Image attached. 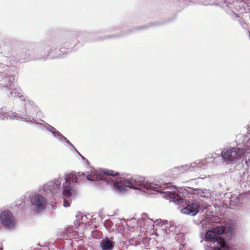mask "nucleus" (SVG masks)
Instances as JSON below:
<instances>
[{
	"mask_svg": "<svg viewBox=\"0 0 250 250\" xmlns=\"http://www.w3.org/2000/svg\"><path fill=\"white\" fill-rule=\"evenodd\" d=\"M149 220L151 222H152V223H153V222H154V221H153V220H152V219H150V218H149Z\"/></svg>",
	"mask_w": 250,
	"mask_h": 250,
	"instance_id": "f704fd0d",
	"label": "nucleus"
},
{
	"mask_svg": "<svg viewBox=\"0 0 250 250\" xmlns=\"http://www.w3.org/2000/svg\"><path fill=\"white\" fill-rule=\"evenodd\" d=\"M111 178H108L105 177H102L100 178L98 177V180H97V182L99 183L100 184L104 185L105 186H107L110 183L111 181Z\"/></svg>",
	"mask_w": 250,
	"mask_h": 250,
	"instance_id": "aec40b11",
	"label": "nucleus"
},
{
	"mask_svg": "<svg viewBox=\"0 0 250 250\" xmlns=\"http://www.w3.org/2000/svg\"><path fill=\"white\" fill-rule=\"evenodd\" d=\"M110 174H109V176H118L119 175V173L117 172H114L113 170H110Z\"/></svg>",
	"mask_w": 250,
	"mask_h": 250,
	"instance_id": "bb28decb",
	"label": "nucleus"
},
{
	"mask_svg": "<svg viewBox=\"0 0 250 250\" xmlns=\"http://www.w3.org/2000/svg\"><path fill=\"white\" fill-rule=\"evenodd\" d=\"M249 169L248 167L243 165V167L241 169L239 170V177L238 179L242 181L243 180L248 178Z\"/></svg>",
	"mask_w": 250,
	"mask_h": 250,
	"instance_id": "4468645a",
	"label": "nucleus"
},
{
	"mask_svg": "<svg viewBox=\"0 0 250 250\" xmlns=\"http://www.w3.org/2000/svg\"><path fill=\"white\" fill-rule=\"evenodd\" d=\"M78 36V33L76 32H73L72 33H70L67 36V39H64L63 40V42L65 43H67L66 42L67 41V39H71V38H73L74 37H77Z\"/></svg>",
	"mask_w": 250,
	"mask_h": 250,
	"instance_id": "b1692460",
	"label": "nucleus"
},
{
	"mask_svg": "<svg viewBox=\"0 0 250 250\" xmlns=\"http://www.w3.org/2000/svg\"><path fill=\"white\" fill-rule=\"evenodd\" d=\"M169 228L168 229H167V233H170V232L175 231L177 228L176 223L173 221H170L169 222Z\"/></svg>",
	"mask_w": 250,
	"mask_h": 250,
	"instance_id": "412c9836",
	"label": "nucleus"
},
{
	"mask_svg": "<svg viewBox=\"0 0 250 250\" xmlns=\"http://www.w3.org/2000/svg\"><path fill=\"white\" fill-rule=\"evenodd\" d=\"M86 178L90 182L96 181L98 180V176L94 174V170L91 171L90 174H87Z\"/></svg>",
	"mask_w": 250,
	"mask_h": 250,
	"instance_id": "6ab92c4d",
	"label": "nucleus"
},
{
	"mask_svg": "<svg viewBox=\"0 0 250 250\" xmlns=\"http://www.w3.org/2000/svg\"><path fill=\"white\" fill-rule=\"evenodd\" d=\"M30 122H33L31 120H30ZM33 123L40 125L42 126L46 130L50 132L53 136L56 138L57 140L60 141L61 143H63V140L65 139V137L62 135L59 131H58L55 127L50 125L46 123L43 121H42V123H36L35 122H33Z\"/></svg>",
	"mask_w": 250,
	"mask_h": 250,
	"instance_id": "6e6552de",
	"label": "nucleus"
},
{
	"mask_svg": "<svg viewBox=\"0 0 250 250\" xmlns=\"http://www.w3.org/2000/svg\"><path fill=\"white\" fill-rule=\"evenodd\" d=\"M84 175V173H82L81 174H80V176L81 175Z\"/></svg>",
	"mask_w": 250,
	"mask_h": 250,
	"instance_id": "e433bc0d",
	"label": "nucleus"
},
{
	"mask_svg": "<svg viewBox=\"0 0 250 250\" xmlns=\"http://www.w3.org/2000/svg\"><path fill=\"white\" fill-rule=\"evenodd\" d=\"M76 151L77 153H79V151H78L77 150H76Z\"/></svg>",
	"mask_w": 250,
	"mask_h": 250,
	"instance_id": "58836bf2",
	"label": "nucleus"
},
{
	"mask_svg": "<svg viewBox=\"0 0 250 250\" xmlns=\"http://www.w3.org/2000/svg\"><path fill=\"white\" fill-rule=\"evenodd\" d=\"M30 204L34 211L41 213L46 208V200L42 195L37 193H32L29 197Z\"/></svg>",
	"mask_w": 250,
	"mask_h": 250,
	"instance_id": "7ed1b4c3",
	"label": "nucleus"
},
{
	"mask_svg": "<svg viewBox=\"0 0 250 250\" xmlns=\"http://www.w3.org/2000/svg\"><path fill=\"white\" fill-rule=\"evenodd\" d=\"M245 153L243 148L230 147L224 149L221 153L223 161L227 164H234L240 162Z\"/></svg>",
	"mask_w": 250,
	"mask_h": 250,
	"instance_id": "f03ea898",
	"label": "nucleus"
},
{
	"mask_svg": "<svg viewBox=\"0 0 250 250\" xmlns=\"http://www.w3.org/2000/svg\"><path fill=\"white\" fill-rule=\"evenodd\" d=\"M76 151L77 153H79V151H78L77 150H76Z\"/></svg>",
	"mask_w": 250,
	"mask_h": 250,
	"instance_id": "a19ab883",
	"label": "nucleus"
},
{
	"mask_svg": "<svg viewBox=\"0 0 250 250\" xmlns=\"http://www.w3.org/2000/svg\"><path fill=\"white\" fill-rule=\"evenodd\" d=\"M65 142L66 144L69 145L70 146H71L72 147H73V148H74V146L72 144V143H71V142L65 137V140H63V143L64 142Z\"/></svg>",
	"mask_w": 250,
	"mask_h": 250,
	"instance_id": "cd10ccee",
	"label": "nucleus"
},
{
	"mask_svg": "<svg viewBox=\"0 0 250 250\" xmlns=\"http://www.w3.org/2000/svg\"><path fill=\"white\" fill-rule=\"evenodd\" d=\"M61 178H58L57 179H55L53 180H52V182H53L55 188L57 189V190L59 189L60 188L62 180Z\"/></svg>",
	"mask_w": 250,
	"mask_h": 250,
	"instance_id": "4be33fe9",
	"label": "nucleus"
},
{
	"mask_svg": "<svg viewBox=\"0 0 250 250\" xmlns=\"http://www.w3.org/2000/svg\"><path fill=\"white\" fill-rule=\"evenodd\" d=\"M0 222L6 229L13 228L15 225V221L11 212L7 210L3 211L0 214Z\"/></svg>",
	"mask_w": 250,
	"mask_h": 250,
	"instance_id": "39448f33",
	"label": "nucleus"
},
{
	"mask_svg": "<svg viewBox=\"0 0 250 250\" xmlns=\"http://www.w3.org/2000/svg\"><path fill=\"white\" fill-rule=\"evenodd\" d=\"M245 166L249 167L250 166V151L246 153L245 156Z\"/></svg>",
	"mask_w": 250,
	"mask_h": 250,
	"instance_id": "5701e85b",
	"label": "nucleus"
},
{
	"mask_svg": "<svg viewBox=\"0 0 250 250\" xmlns=\"http://www.w3.org/2000/svg\"><path fill=\"white\" fill-rule=\"evenodd\" d=\"M100 246L102 250H112L114 248V243L106 238L101 241Z\"/></svg>",
	"mask_w": 250,
	"mask_h": 250,
	"instance_id": "f8f14e48",
	"label": "nucleus"
},
{
	"mask_svg": "<svg viewBox=\"0 0 250 250\" xmlns=\"http://www.w3.org/2000/svg\"><path fill=\"white\" fill-rule=\"evenodd\" d=\"M212 250H221L220 248L218 247L214 248Z\"/></svg>",
	"mask_w": 250,
	"mask_h": 250,
	"instance_id": "2f4dec72",
	"label": "nucleus"
},
{
	"mask_svg": "<svg viewBox=\"0 0 250 250\" xmlns=\"http://www.w3.org/2000/svg\"><path fill=\"white\" fill-rule=\"evenodd\" d=\"M6 66L0 63V87L9 90L8 85L12 83L11 78L2 74Z\"/></svg>",
	"mask_w": 250,
	"mask_h": 250,
	"instance_id": "9b49d317",
	"label": "nucleus"
},
{
	"mask_svg": "<svg viewBox=\"0 0 250 250\" xmlns=\"http://www.w3.org/2000/svg\"><path fill=\"white\" fill-rule=\"evenodd\" d=\"M201 3L204 5H212L214 3V0H203V1H200Z\"/></svg>",
	"mask_w": 250,
	"mask_h": 250,
	"instance_id": "393cba45",
	"label": "nucleus"
},
{
	"mask_svg": "<svg viewBox=\"0 0 250 250\" xmlns=\"http://www.w3.org/2000/svg\"><path fill=\"white\" fill-rule=\"evenodd\" d=\"M126 185L128 188L136 190H142L143 188H151L159 192L165 194V197L169 200L170 202L174 203L177 205H180L183 203V199L181 198L177 193L170 190H167L169 188L171 183H163L156 187L152 185L147 186V182L145 181V177L141 176L136 175L130 180H126Z\"/></svg>",
	"mask_w": 250,
	"mask_h": 250,
	"instance_id": "f257e3e1",
	"label": "nucleus"
},
{
	"mask_svg": "<svg viewBox=\"0 0 250 250\" xmlns=\"http://www.w3.org/2000/svg\"><path fill=\"white\" fill-rule=\"evenodd\" d=\"M126 180H121L120 182H115L113 186V191L118 196H121L123 193L126 192L125 188H128L126 185Z\"/></svg>",
	"mask_w": 250,
	"mask_h": 250,
	"instance_id": "1a4fd4ad",
	"label": "nucleus"
},
{
	"mask_svg": "<svg viewBox=\"0 0 250 250\" xmlns=\"http://www.w3.org/2000/svg\"><path fill=\"white\" fill-rule=\"evenodd\" d=\"M11 97L14 98H19L20 101L23 102L24 103V107L26 109H29L30 108L35 109V108L32 102L30 101L25 97L22 96L20 93H17L15 91H11Z\"/></svg>",
	"mask_w": 250,
	"mask_h": 250,
	"instance_id": "9d476101",
	"label": "nucleus"
},
{
	"mask_svg": "<svg viewBox=\"0 0 250 250\" xmlns=\"http://www.w3.org/2000/svg\"><path fill=\"white\" fill-rule=\"evenodd\" d=\"M190 189L193 190V191H202L201 189H198V188H188Z\"/></svg>",
	"mask_w": 250,
	"mask_h": 250,
	"instance_id": "7c9ffc66",
	"label": "nucleus"
},
{
	"mask_svg": "<svg viewBox=\"0 0 250 250\" xmlns=\"http://www.w3.org/2000/svg\"><path fill=\"white\" fill-rule=\"evenodd\" d=\"M73 177L71 174H65L64 175L65 182L62 184V194L64 197L70 198L73 194H76V190L73 187V181L70 179Z\"/></svg>",
	"mask_w": 250,
	"mask_h": 250,
	"instance_id": "20e7f679",
	"label": "nucleus"
},
{
	"mask_svg": "<svg viewBox=\"0 0 250 250\" xmlns=\"http://www.w3.org/2000/svg\"><path fill=\"white\" fill-rule=\"evenodd\" d=\"M16 115H17V114L15 113V115H14V118H16V117H17V116H16Z\"/></svg>",
	"mask_w": 250,
	"mask_h": 250,
	"instance_id": "c9c22d12",
	"label": "nucleus"
},
{
	"mask_svg": "<svg viewBox=\"0 0 250 250\" xmlns=\"http://www.w3.org/2000/svg\"><path fill=\"white\" fill-rule=\"evenodd\" d=\"M85 162H86V163H87V164H88L89 162H88V160L86 159V160H85Z\"/></svg>",
	"mask_w": 250,
	"mask_h": 250,
	"instance_id": "72a5a7b5",
	"label": "nucleus"
},
{
	"mask_svg": "<svg viewBox=\"0 0 250 250\" xmlns=\"http://www.w3.org/2000/svg\"><path fill=\"white\" fill-rule=\"evenodd\" d=\"M80 155H81V157H82V159H83V160H86V159L85 157H84L83 156H82V155H81V154H80Z\"/></svg>",
	"mask_w": 250,
	"mask_h": 250,
	"instance_id": "473e14b6",
	"label": "nucleus"
},
{
	"mask_svg": "<svg viewBox=\"0 0 250 250\" xmlns=\"http://www.w3.org/2000/svg\"><path fill=\"white\" fill-rule=\"evenodd\" d=\"M76 151L77 153H79V151H78L77 150H76Z\"/></svg>",
	"mask_w": 250,
	"mask_h": 250,
	"instance_id": "ea45409f",
	"label": "nucleus"
},
{
	"mask_svg": "<svg viewBox=\"0 0 250 250\" xmlns=\"http://www.w3.org/2000/svg\"><path fill=\"white\" fill-rule=\"evenodd\" d=\"M197 165V163H191L190 165H188L189 166V169L190 168V167H192V168H194Z\"/></svg>",
	"mask_w": 250,
	"mask_h": 250,
	"instance_id": "c756f323",
	"label": "nucleus"
},
{
	"mask_svg": "<svg viewBox=\"0 0 250 250\" xmlns=\"http://www.w3.org/2000/svg\"><path fill=\"white\" fill-rule=\"evenodd\" d=\"M232 4H230V5H227L226 8H225V11L226 13L229 15L232 18H238L239 16L238 14L235 13L232 10Z\"/></svg>",
	"mask_w": 250,
	"mask_h": 250,
	"instance_id": "f3484780",
	"label": "nucleus"
},
{
	"mask_svg": "<svg viewBox=\"0 0 250 250\" xmlns=\"http://www.w3.org/2000/svg\"><path fill=\"white\" fill-rule=\"evenodd\" d=\"M76 151L77 153H79V151H78L77 150H76Z\"/></svg>",
	"mask_w": 250,
	"mask_h": 250,
	"instance_id": "79ce46f5",
	"label": "nucleus"
},
{
	"mask_svg": "<svg viewBox=\"0 0 250 250\" xmlns=\"http://www.w3.org/2000/svg\"><path fill=\"white\" fill-rule=\"evenodd\" d=\"M218 233L216 231V227L214 229V230H208L205 234V239L207 240L215 239Z\"/></svg>",
	"mask_w": 250,
	"mask_h": 250,
	"instance_id": "2eb2a0df",
	"label": "nucleus"
},
{
	"mask_svg": "<svg viewBox=\"0 0 250 250\" xmlns=\"http://www.w3.org/2000/svg\"><path fill=\"white\" fill-rule=\"evenodd\" d=\"M76 42H74V43H73V45L75 44L76 43Z\"/></svg>",
	"mask_w": 250,
	"mask_h": 250,
	"instance_id": "4c0bfd02",
	"label": "nucleus"
},
{
	"mask_svg": "<svg viewBox=\"0 0 250 250\" xmlns=\"http://www.w3.org/2000/svg\"><path fill=\"white\" fill-rule=\"evenodd\" d=\"M188 165H186L184 166H179L176 167L172 169V171L175 174L182 173L184 171L188 170L189 169Z\"/></svg>",
	"mask_w": 250,
	"mask_h": 250,
	"instance_id": "dca6fc26",
	"label": "nucleus"
},
{
	"mask_svg": "<svg viewBox=\"0 0 250 250\" xmlns=\"http://www.w3.org/2000/svg\"><path fill=\"white\" fill-rule=\"evenodd\" d=\"M66 198H65L64 197V201H63V206L65 207V208H67V207H70V203L69 201H68V200H66Z\"/></svg>",
	"mask_w": 250,
	"mask_h": 250,
	"instance_id": "a878e982",
	"label": "nucleus"
},
{
	"mask_svg": "<svg viewBox=\"0 0 250 250\" xmlns=\"http://www.w3.org/2000/svg\"><path fill=\"white\" fill-rule=\"evenodd\" d=\"M199 203L194 201L189 203L187 207L181 209L180 211L182 214L195 216L199 212Z\"/></svg>",
	"mask_w": 250,
	"mask_h": 250,
	"instance_id": "423d86ee",
	"label": "nucleus"
},
{
	"mask_svg": "<svg viewBox=\"0 0 250 250\" xmlns=\"http://www.w3.org/2000/svg\"><path fill=\"white\" fill-rule=\"evenodd\" d=\"M236 224L234 222H229L225 226H220L216 227V231L218 235L225 234L228 237L232 235L235 229Z\"/></svg>",
	"mask_w": 250,
	"mask_h": 250,
	"instance_id": "0eeeda50",
	"label": "nucleus"
},
{
	"mask_svg": "<svg viewBox=\"0 0 250 250\" xmlns=\"http://www.w3.org/2000/svg\"><path fill=\"white\" fill-rule=\"evenodd\" d=\"M43 190L46 193H54L57 191V189L55 188L54 183L52 181H48L43 187Z\"/></svg>",
	"mask_w": 250,
	"mask_h": 250,
	"instance_id": "ddd939ff",
	"label": "nucleus"
},
{
	"mask_svg": "<svg viewBox=\"0 0 250 250\" xmlns=\"http://www.w3.org/2000/svg\"><path fill=\"white\" fill-rule=\"evenodd\" d=\"M103 173L105 175H108V176H109V174H110V170L109 169H104L103 171H102Z\"/></svg>",
	"mask_w": 250,
	"mask_h": 250,
	"instance_id": "c85d7f7f",
	"label": "nucleus"
},
{
	"mask_svg": "<svg viewBox=\"0 0 250 250\" xmlns=\"http://www.w3.org/2000/svg\"><path fill=\"white\" fill-rule=\"evenodd\" d=\"M215 241L220 245L221 248H222L224 250H225V249L227 248L225 240L224 238H221L220 236H216V237H215Z\"/></svg>",
	"mask_w": 250,
	"mask_h": 250,
	"instance_id": "a211bd4d",
	"label": "nucleus"
}]
</instances>
